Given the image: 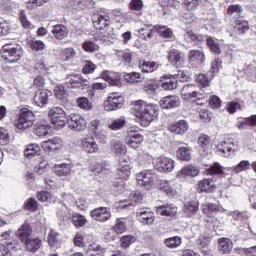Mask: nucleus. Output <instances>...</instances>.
Masks as SVG:
<instances>
[{"instance_id":"nucleus-14","label":"nucleus","mask_w":256,"mask_h":256,"mask_svg":"<svg viewBox=\"0 0 256 256\" xmlns=\"http://www.w3.org/2000/svg\"><path fill=\"white\" fill-rule=\"evenodd\" d=\"M154 169L159 173H171L175 169V161L168 157H159L154 162Z\"/></svg>"},{"instance_id":"nucleus-29","label":"nucleus","mask_w":256,"mask_h":256,"mask_svg":"<svg viewBox=\"0 0 256 256\" xmlns=\"http://www.w3.org/2000/svg\"><path fill=\"white\" fill-rule=\"evenodd\" d=\"M160 81L161 87L165 91H173V89H177V78L171 74L164 75Z\"/></svg>"},{"instance_id":"nucleus-38","label":"nucleus","mask_w":256,"mask_h":256,"mask_svg":"<svg viewBox=\"0 0 256 256\" xmlns=\"http://www.w3.org/2000/svg\"><path fill=\"white\" fill-rule=\"evenodd\" d=\"M218 151L223 153V155L229 157L231 153L235 152V143H233L231 140H225L218 144L217 147Z\"/></svg>"},{"instance_id":"nucleus-48","label":"nucleus","mask_w":256,"mask_h":256,"mask_svg":"<svg viewBox=\"0 0 256 256\" xmlns=\"http://www.w3.org/2000/svg\"><path fill=\"white\" fill-rule=\"evenodd\" d=\"M37 199L42 203H55V201H57V197L53 196L51 192L47 191L38 192Z\"/></svg>"},{"instance_id":"nucleus-51","label":"nucleus","mask_w":256,"mask_h":256,"mask_svg":"<svg viewBox=\"0 0 256 256\" xmlns=\"http://www.w3.org/2000/svg\"><path fill=\"white\" fill-rule=\"evenodd\" d=\"M70 217L75 227H85V224L87 223V219L85 218V216L79 213H73Z\"/></svg>"},{"instance_id":"nucleus-42","label":"nucleus","mask_w":256,"mask_h":256,"mask_svg":"<svg viewBox=\"0 0 256 256\" xmlns=\"http://www.w3.org/2000/svg\"><path fill=\"white\" fill-rule=\"evenodd\" d=\"M159 189L168 195V197H175L177 195V190L171 186V182L167 180H160Z\"/></svg>"},{"instance_id":"nucleus-19","label":"nucleus","mask_w":256,"mask_h":256,"mask_svg":"<svg viewBox=\"0 0 256 256\" xmlns=\"http://www.w3.org/2000/svg\"><path fill=\"white\" fill-rule=\"evenodd\" d=\"M141 201H143V196L141 195V192L135 191L129 195L128 200H120L118 207H120V209H127V207L135 206L137 205V203H141Z\"/></svg>"},{"instance_id":"nucleus-30","label":"nucleus","mask_w":256,"mask_h":256,"mask_svg":"<svg viewBox=\"0 0 256 256\" xmlns=\"http://www.w3.org/2000/svg\"><path fill=\"white\" fill-rule=\"evenodd\" d=\"M101 78L104 79V81H107L109 85L112 87H120L121 86V79L119 78V74L111 71H104L101 74Z\"/></svg>"},{"instance_id":"nucleus-11","label":"nucleus","mask_w":256,"mask_h":256,"mask_svg":"<svg viewBox=\"0 0 256 256\" xmlns=\"http://www.w3.org/2000/svg\"><path fill=\"white\" fill-rule=\"evenodd\" d=\"M125 99L119 93H111L104 101L105 111H117L123 107Z\"/></svg>"},{"instance_id":"nucleus-33","label":"nucleus","mask_w":256,"mask_h":256,"mask_svg":"<svg viewBox=\"0 0 256 256\" xmlns=\"http://www.w3.org/2000/svg\"><path fill=\"white\" fill-rule=\"evenodd\" d=\"M200 193H213L215 191V182L213 178H204L198 182Z\"/></svg>"},{"instance_id":"nucleus-50","label":"nucleus","mask_w":256,"mask_h":256,"mask_svg":"<svg viewBox=\"0 0 256 256\" xmlns=\"http://www.w3.org/2000/svg\"><path fill=\"white\" fill-rule=\"evenodd\" d=\"M182 242L183 240L181 239V237L174 236V237L167 238L164 241V244L166 245V247H168V249H177V247L181 246Z\"/></svg>"},{"instance_id":"nucleus-56","label":"nucleus","mask_w":256,"mask_h":256,"mask_svg":"<svg viewBox=\"0 0 256 256\" xmlns=\"http://www.w3.org/2000/svg\"><path fill=\"white\" fill-rule=\"evenodd\" d=\"M200 3V0H182V7H184L188 12L196 11Z\"/></svg>"},{"instance_id":"nucleus-13","label":"nucleus","mask_w":256,"mask_h":256,"mask_svg":"<svg viewBox=\"0 0 256 256\" xmlns=\"http://www.w3.org/2000/svg\"><path fill=\"white\" fill-rule=\"evenodd\" d=\"M131 175V158L127 155L118 159L117 177L118 179H129Z\"/></svg>"},{"instance_id":"nucleus-62","label":"nucleus","mask_w":256,"mask_h":256,"mask_svg":"<svg viewBox=\"0 0 256 256\" xmlns=\"http://www.w3.org/2000/svg\"><path fill=\"white\" fill-rule=\"evenodd\" d=\"M100 252V254H94V255H88V256H105V248H103L101 245L99 244H90L88 246V253H97V252Z\"/></svg>"},{"instance_id":"nucleus-1","label":"nucleus","mask_w":256,"mask_h":256,"mask_svg":"<svg viewBox=\"0 0 256 256\" xmlns=\"http://www.w3.org/2000/svg\"><path fill=\"white\" fill-rule=\"evenodd\" d=\"M92 23L95 29H99V31H102V29H106L107 31L98 32L94 35V39L96 41H109L110 39H113L115 37V32H113V28H109V25H111V16L109 15V12L107 10H99L97 13H94L92 15Z\"/></svg>"},{"instance_id":"nucleus-64","label":"nucleus","mask_w":256,"mask_h":256,"mask_svg":"<svg viewBox=\"0 0 256 256\" xmlns=\"http://www.w3.org/2000/svg\"><path fill=\"white\" fill-rule=\"evenodd\" d=\"M82 48L87 53H95V51H99V46L91 40L84 41V43L82 44Z\"/></svg>"},{"instance_id":"nucleus-6","label":"nucleus","mask_w":256,"mask_h":256,"mask_svg":"<svg viewBox=\"0 0 256 256\" xmlns=\"http://www.w3.org/2000/svg\"><path fill=\"white\" fill-rule=\"evenodd\" d=\"M48 117L55 129H63L67 125L69 119L65 110L61 107H53L48 112Z\"/></svg>"},{"instance_id":"nucleus-41","label":"nucleus","mask_w":256,"mask_h":256,"mask_svg":"<svg viewBox=\"0 0 256 256\" xmlns=\"http://www.w3.org/2000/svg\"><path fill=\"white\" fill-rule=\"evenodd\" d=\"M24 155L27 157V159H33V157L41 155V146H39V144L27 145L24 150Z\"/></svg>"},{"instance_id":"nucleus-43","label":"nucleus","mask_w":256,"mask_h":256,"mask_svg":"<svg viewBox=\"0 0 256 256\" xmlns=\"http://www.w3.org/2000/svg\"><path fill=\"white\" fill-rule=\"evenodd\" d=\"M234 31L236 35H243L245 31H249V22L244 19H237L234 21Z\"/></svg>"},{"instance_id":"nucleus-4","label":"nucleus","mask_w":256,"mask_h":256,"mask_svg":"<svg viewBox=\"0 0 256 256\" xmlns=\"http://www.w3.org/2000/svg\"><path fill=\"white\" fill-rule=\"evenodd\" d=\"M0 55L6 63H17L23 57V47L19 44H5L0 50Z\"/></svg>"},{"instance_id":"nucleus-22","label":"nucleus","mask_w":256,"mask_h":256,"mask_svg":"<svg viewBox=\"0 0 256 256\" xmlns=\"http://www.w3.org/2000/svg\"><path fill=\"white\" fill-rule=\"evenodd\" d=\"M168 130L175 135H185L189 131V124L185 120H179L169 124Z\"/></svg>"},{"instance_id":"nucleus-58","label":"nucleus","mask_w":256,"mask_h":256,"mask_svg":"<svg viewBox=\"0 0 256 256\" xmlns=\"http://www.w3.org/2000/svg\"><path fill=\"white\" fill-rule=\"evenodd\" d=\"M199 210V203L196 201L186 202L184 204V213L195 215Z\"/></svg>"},{"instance_id":"nucleus-20","label":"nucleus","mask_w":256,"mask_h":256,"mask_svg":"<svg viewBox=\"0 0 256 256\" xmlns=\"http://www.w3.org/2000/svg\"><path fill=\"white\" fill-rule=\"evenodd\" d=\"M80 145L86 153L93 154L99 152V145L92 136L82 138L80 140Z\"/></svg>"},{"instance_id":"nucleus-3","label":"nucleus","mask_w":256,"mask_h":256,"mask_svg":"<svg viewBox=\"0 0 256 256\" xmlns=\"http://www.w3.org/2000/svg\"><path fill=\"white\" fill-rule=\"evenodd\" d=\"M251 169V162L248 160H242L236 166H232L230 168H223L221 164L215 162L210 168L207 169V175H224L225 171H229L230 173H243V171H249Z\"/></svg>"},{"instance_id":"nucleus-5","label":"nucleus","mask_w":256,"mask_h":256,"mask_svg":"<svg viewBox=\"0 0 256 256\" xmlns=\"http://www.w3.org/2000/svg\"><path fill=\"white\" fill-rule=\"evenodd\" d=\"M181 97L184 101L191 103L193 101H203L207 95L205 94V91L199 89V86L186 84L181 89Z\"/></svg>"},{"instance_id":"nucleus-45","label":"nucleus","mask_w":256,"mask_h":256,"mask_svg":"<svg viewBox=\"0 0 256 256\" xmlns=\"http://www.w3.org/2000/svg\"><path fill=\"white\" fill-rule=\"evenodd\" d=\"M56 215L61 221H67V219H71V210L64 204H59L56 210Z\"/></svg>"},{"instance_id":"nucleus-21","label":"nucleus","mask_w":256,"mask_h":256,"mask_svg":"<svg viewBox=\"0 0 256 256\" xmlns=\"http://www.w3.org/2000/svg\"><path fill=\"white\" fill-rule=\"evenodd\" d=\"M16 235L21 243L29 241V239L33 237V228L31 227V224H29V222H24L16 231Z\"/></svg>"},{"instance_id":"nucleus-46","label":"nucleus","mask_w":256,"mask_h":256,"mask_svg":"<svg viewBox=\"0 0 256 256\" xmlns=\"http://www.w3.org/2000/svg\"><path fill=\"white\" fill-rule=\"evenodd\" d=\"M218 243L219 251L222 254L230 253L231 249H233V242L229 238H221Z\"/></svg>"},{"instance_id":"nucleus-10","label":"nucleus","mask_w":256,"mask_h":256,"mask_svg":"<svg viewBox=\"0 0 256 256\" xmlns=\"http://www.w3.org/2000/svg\"><path fill=\"white\" fill-rule=\"evenodd\" d=\"M33 121H35V114L33 111L23 108L19 114L18 120L16 121V127L20 131L33 127Z\"/></svg>"},{"instance_id":"nucleus-28","label":"nucleus","mask_w":256,"mask_h":256,"mask_svg":"<svg viewBox=\"0 0 256 256\" xmlns=\"http://www.w3.org/2000/svg\"><path fill=\"white\" fill-rule=\"evenodd\" d=\"M179 105H181V102L177 96H166L160 100V107L162 109H175Z\"/></svg>"},{"instance_id":"nucleus-53","label":"nucleus","mask_w":256,"mask_h":256,"mask_svg":"<svg viewBox=\"0 0 256 256\" xmlns=\"http://www.w3.org/2000/svg\"><path fill=\"white\" fill-rule=\"evenodd\" d=\"M243 71L250 81L256 83V66L254 64L245 65Z\"/></svg>"},{"instance_id":"nucleus-2","label":"nucleus","mask_w":256,"mask_h":256,"mask_svg":"<svg viewBox=\"0 0 256 256\" xmlns=\"http://www.w3.org/2000/svg\"><path fill=\"white\" fill-rule=\"evenodd\" d=\"M134 111L137 119L140 121L142 127H149L155 117L159 115V106L151 104L144 100H137L134 102Z\"/></svg>"},{"instance_id":"nucleus-8","label":"nucleus","mask_w":256,"mask_h":256,"mask_svg":"<svg viewBox=\"0 0 256 256\" xmlns=\"http://www.w3.org/2000/svg\"><path fill=\"white\" fill-rule=\"evenodd\" d=\"M143 139L141 130L136 126H132L127 130L124 143H126L130 149H139V147H141V143H143Z\"/></svg>"},{"instance_id":"nucleus-7","label":"nucleus","mask_w":256,"mask_h":256,"mask_svg":"<svg viewBox=\"0 0 256 256\" xmlns=\"http://www.w3.org/2000/svg\"><path fill=\"white\" fill-rule=\"evenodd\" d=\"M65 85L68 87V89H81V91H84V89H89V79L84 78L81 74H68L65 77Z\"/></svg>"},{"instance_id":"nucleus-39","label":"nucleus","mask_w":256,"mask_h":256,"mask_svg":"<svg viewBox=\"0 0 256 256\" xmlns=\"http://www.w3.org/2000/svg\"><path fill=\"white\" fill-rule=\"evenodd\" d=\"M55 173L58 175V177H67L68 175H71V170L73 169V164L71 163H62V164H56L54 166Z\"/></svg>"},{"instance_id":"nucleus-17","label":"nucleus","mask_w":256,"mask_h":256,"mask_svg":"<svg viewBox=\"0 0 256 256\" xmlns=\"http://www.w3.org/2000/svg\"><path fill=\"white\" fill-rule=\"evenodd\" d=\"M68 125L71 131H83L87 127V121L79 114H71Z\"/></svg>"},{"instance_id":"nucleus-15","label":"nucleus","mask_w":256,"mask_h":256,"mask_svg":"<svg viewBox=\"0 0 256 256\" xmlns=\"http://www.w3.org/2000/svg\"><path fill=\"white\" fill-rule=\"evenodd\" d=\"M90 217L98 223H107L111 219V208L109 207H98L90 211Z\"/></svg>"},{"instance_id":"nucleus-55","label":"nucleus","mask_w":256,"mask_h":256,"mask_svg":"<svg viewBox=\"0 0 256 256\" xmlns=\"http://www.w3.org/2000/svg\"><path fill=\"white\" fill-rule=\"evenodd\" d=\"M76 103L79 109H83L84 111H91V109H93V104L89 101V98L87 97L77 98Z\"/></svg>"},{"instance_id":"nucleus-60","label":"nucleus","mask_w":256,"mask_h":256,"mask_svg":"<svg viewBox=\"0 0 256 256\" xmlns=\"http://www.w3.org/2000/svg\"><path fill=\"white\" fill-rule=\"evenodd\" d=\"M46 3H49V0H28L26 7L29 11H33L37 7H43Z\"/></svg>"},{"instance_id":"nucleus-34","label":"nucleus","mask_w":256,"mask_h":256,"mask_svg":"<svg viewBox=\"0 0 256 256\" xmlns=\"http://www.w3.org/2000/svg\"><path fill=\"white\" fill-rule=\"evenodd\" d=\"M138 67L142 73H154L159 69V64L155 61L139 60Z\"/></svg>"},{"instance_id":"nucleus-35","label":"nucleus","mask_w":256,"mask_h":256,"mask_svg":"<svg viewBox=\"0 0 256 256\" xmlns=\"http://www.w3.org/2000/svg\"><path fill=\"white\" fill-rule=\"evenodd\" d=\"M201 210H202V213H204V215H207V217H211L213 213H217V212L227 213V210H225L224 208H219L217 204H213L209 202L202 204Z\"/></svg>"},{"instance_id":"nucleus-31","label":"nucleus","mask_w":256,"mask_h":256,"mask_svg":"<svg viewBox=\"0 0 256 256\" xmlns=\"http://www.w3.org/2000/svg\"><path fill=\"white\" fill-rule=\"evenodd\" d=\"M138 37L142 41H147L148 39H153V33H155V26L151 24H144L140 29L136 30Z\"/></svg>"},{"instance_id":"nucleus-32","label":"nucleus","mask_w":256,"mask_h":256,"mask_svg":"<svg viewBox=\"0 0 256 256\" xmlns=\"http://www.w3.org/2000/svg\"><path fill=\"white\" fill-rule=\"evenodd\" d=\"M197 175H199V170L197 169V167L193 165H188L178 171L176 177L178 179H186V177H197Z\"/></svg>"},{"instance_id":"nucleus-63","label":"nucleus","mask_w":256,"mask_h":256,"mask_svg":"<svg viewBox=\"0 0 256 256\" xmlns=\"http://www.w3.org/2000/svg\"><path fill=\"white\" fill-rule=\"evenodd\" d=\"M143 0H131L129 3L130 11H136L138 15H141V11H143Z\"/></svg>"},{"instance_id":"nucleus-36","label":"nucleus","mask_w":256,"mask_h":256,"mask_svg":"<svg viewBox=\"0 0 256 256\" xmlns=\"http://www.w3.org/2000/svg\"><path fill=\"white\" fill-rule=\"evenodd\" d=\"M154 30L162 39H175L173 30L166 25H154Z\"/></svg>"},{"instance_id":"nucleus-12","label":"nucleus","mask_w":256,"mask_h":256,"mask_svg":"<svg viewBox=\"0 0 256 256\" xmlns=\"http://www.w3.org/2000/svg\"><path fill=\"white\" fill-rule=\"evenodd\" d=\"M167 60L172 67H175V69H181L183 63H185V54L178 49L171 48L167 52Z\"/></svg>"},{"instance_id":"nucleus-47","label":"nucleus","mask_w":256,"mask_h":256,"mask_svg":"<svg viewBox=\"0 0 256 256\" xmlns=\"http://www.w3.org/2000/svg\"><path fill=\"white\" fill-rule=\"evenodd\" d=\"M51 127L48 124L45 123H36L34 126V133L37 135V137H45L49 133V130Z\"/></svg>"},{"instance_id":"nucleus-44","label":"nucleus","mask_w":256,"mask_h":256,"mask_svg":"<svg viewBox=\"0 0 256 256\" xmlns=\"http://www.w3.org/2000/svg\"><path fill=\"white\" fill-rule=\"evenodd\" d=\"M206 43L210 51L214 53V55H221V46L219 45V40L208 36L206 38Z\"/></svg>"},{"instance_id":"nucleus-40","label":"nucleus","mask_w":256,"mask_h":256,"mask_svg":"<svg viewBox=\"0 0 256 256\" xmlns=\"http://www.w3.org/2000/svg\"><path fill=\"white\" fill-rule=\"evenodd\" d=\"M42 241L39 238H28L27 241L24 242V245L26 246L27 251H30V253H35L41 249Z\"/></svg>"},{"instance_id":"nucleus-16","label":"nucleus","mask_w":256,"mask_h":256,"mask_svg":"<svg viewBox=\"0 0 256 256\" xmlns=\"http://www.w3.org/2000/svg\"><path fill=\"white\" fill-rule=\"evenodd\" d=\"M188 63L196 69L203 67V65H205V52L201 50H190L188 54Z\"/></svg>"},{"instance_id":"nucleus-27","label":"nucleus","mask_w":256,"mask_h":256,"mask_svg":"<svg viewBox=\"0 0 256 256\" xmlns=\"http://www.w3.org/2000/svg\"><path fill=\"white\" fill-rule=\"evenodd\" d=\"M50 33H52L53 37L57 39V41H63L69 35V29L62 24H56L51 26Z\"/></svg>"},{"instance_id":"nucleus-59","label":"nucleus","mask_w":256,"mask_h":256,"mask_svg":"<svg viewBox=\"0 0 256 256\" xmlns=\"http://www.w3.org/2000/svg\"><path fill=\"white\" fill-rule=\"evenodd\" d=\"M123 78L126 83H139V81H141V73H138V72L126 73L124 74Z\"/></svg>"},{"instance_id":"nucleus-49","label":"nucleus","mask_w":256,"mask_h":256,"mask_svg":"<svg viewBox=\"0 0 256 256\" xmlns=\"http://www.w3.org/2000/svg\"><path fill=\"white\" fill-rule=\"evenodd\" d=\"M198 145L204 153H207L209 151V147L211 146V138L208 135L201 134L198 138Z\"/></svg>"},{"instance_id":"nucleus-9","label":"nucleus","mask_w":256,"mask_h":256,"mask_svg":"<svg viewBox=\"0 0 256 256\" xmlns=\"http://www.w3.org/2000/svg\"><path fill=\"white\" fill-rule=\"evenodd\" d=\"M136 180L139 187H145L148 190L153 189L155 181H157V174L154 170H144L137 175Z\"/></svg>"},{"instance_id":"nucleus-18","label":"nucleus","mask_w":256,"mask_h":256,"mask_svg":"<svg viewBox=\"0 0 256 256\" xmlns=\"http://www.w3.org/2000/svg\"><path fill=\"white\" fill-rule=\"evenodd\" d=\"M62 146L63 140H61V138L59 137H54L41 143V147L43 151H45L46 153H53V151L61 149Z\"/></svg>"},{"instance_id":"nucleus-57","label":"nucleus","mask_w":256,"mask_h":256,"mask_svg":"<svg viewBox=\"0 0 256 256\" xmlns=\"http://www.w3.org/2000/svg\"><path fill=\"white\" fill-rule=\"evenodd\" d=\"M113 231H115L117 235L125 233L127 231V224L125 223V220L117 218L116 223L113 226Z\"/></svg>"},{"instance_id":"nucleus-54","label":"nucleus","mask_w":256,"mask_h":256,"mask_svg":"<svg viewBox=\"0 0 256 256\" xmlns=\"http://www.w3.org/2000/svg\"><path fill=\"white\" fill-rule=\"evenodd\" d=\"M176 155L180 161H191V150L187 147L178 148Z\"/></svg>"},{"instance_id":"nucleus-25","label":"nucleus","mask_w":256,"mask_h":256,"mask_svg":"<svg viewBox=\"0 0 256 256\" xmlns=\"http://www.w3.org/2000/svg\"><path fill=\"white\" fill-rule=\"evenodd\" d=\"M110 151L115 157H125L127 155V146L119 140H112L110 142Z\"/></svg>"},{"instance_id":"nucleus-37","label":"nucleus","mask_w":256,"mask_h":256,"mask_svg":"<svg viewBox=\"0 0 256 256\" xmlns=\"http://www.w3.org/2000/svg\"><path fill=\"white\" fill-rule=\"evenodd\" d=\"M48 245L50 247H54L55 249H58V247H61V234L54 230L53 228L49 229L48 233Z\"/></svg>"},{"instance_id":"nucleus-61","label":"nucleus","mask_w":256,"mask_h":256,"mask_svg":"<svg viewBox=\"0 0 256 256\" xmlns=\"http://www.w3.org/2000/svg\"><path fill=\"white\" fill-rule=\"evenodd\" d=\"M159 4L161 7H173L174 9H177V11H180L181 9V2L178 0H159Z\"/></svg>"},{"instance_id":"nucleus-23","label":"nucleus","mask_w":256,"mask_h":256,"mask_svg":"<svg viewBox=\"0 0 256 256\" xmlns=\"http://www.w3.org/2000/svg\"><path fill=\"white\" fill-rule=\"evenodd\" d=\"M156 213L161 217H175L177 215V206L175 204H162L156 207Z\"/></svg>"},{"instance_id":"nucleus-26","label":"nucleus","mask_w":256,"mask_h":256,"mask_svg":"<svg viewBox=\"0 0 256 256\" xmlns=\"http://www.w3.org/2000/svg\"><path fill=\"white\" fill-rule=\"evenodd\" d=\"M138 221L144 225H153L155 222V214L149 209H141L136 213Z\"/></svg>"},{"instance_id":"nucleus-52","label":"nucleus","mask_w":256,"mask_h":256,"mask_svg":"<svg viewBox=\"0 0 256 256\" xmlns=\"http://www.w3.org/2000/svg\"><path fill=\"white\" fill-rule=\"evenodd\" d=\"M125 119L124 118H117L115 120H111L108 123V129L111 131H120V129H123L125 127Z\"/></svg>"},{"instance_id":"nucleus-24","label":"nucleus","mask_w":256,"mask_h":256,"mask_svg":"<svg viewBox=\"0 0 256 256\" xmlns=\"http://www.w3.org/2000/svg\"><path fill=\"white\" fill-rule=\"evenodd\" d=\"M51 95V91L49 90H45V89H39L38 91H36L35 95H34V104L37 107H45V105H47V103H49V96Z\"/></svg>"}]
</instances>
